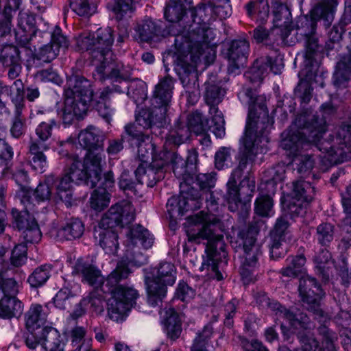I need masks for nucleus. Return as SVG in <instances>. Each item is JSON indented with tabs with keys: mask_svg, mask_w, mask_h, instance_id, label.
Returning a JSON list of instances; mask_svg holds the SVG:
<instances>
[{
	"mask_svg": "<svg viewBox=\"0 0 351 351\" xmlns=\"http://www.w3.org/2000/svg\"><path fill=\"white\" fill-rule=\"evenodd\" d=\"M161 23L152 18H145L136 23L134 27V38L140 42L148 43L155 37L163 36Z\"/></svg>",
	"mask_w": 351,
	"mask_h": 351,
	"instance_id": "28",
	"label": "nucleus"
},
{
	"mask_svg": "<svg viewBox=\"0 0 351 351\" xmlns=\"http://www.w3.org/2000/svg\"><path fill=\"white\" fill-rule=\"evenodd\" d=\"M71 9L77 15L88 18L96 12L97 6L90 0H70Z\"/></svg>",
	"mask_w": 351,
	"mask_h": 351,
	"instance_id": "47",
	"label": "nucleus"
},
{
	"mask_svg": "<svg viewBox=\"0 0 351 351\" xmlns=\"http://www.w3.org/2000/svg\"><path fill=\"white\" fill-rule=\"evenodd\" d=\"M135 208L128 200H123L112 205L101 219L97 226L109 228L131 223L135 219Z\"/></svg>",
	"mask_w": 351,
	"mask_h": 351,
	"instance_id": "17",
	"label": "nucleus"
},
{
	"mask_svg": "<svg viewBox=\"0 0 351 351\" xmlns=\"http://www.w3.org/2000/svg\"><path fill=\"white\" fill-rule=\"evenodd\" d=\"M23 311V305L16 296L3 297L0 300V318L19 317Z\"/></svg>",
	"mask_w": 351,
	"mask_h": 351,
	"instance_id": "39",
	"label": "nucleus"
},
{
	"mask_svg": "<svg viewBox=\"0 0 351 351\" xmlns=\"http://www.w3.org/2000/svg\"><path fill=\"white\" fill-rule=\"evenodd\" d=\"M183 3L180 0H171L165 9V17L171 23L169 27V33L173 35L175 38L184 29H188V25H184L185 8Z\"/></svg>",
	"mask_w": 351,
	"mask_h": 351,
	"instance_id": "22",
	"label": "nucleus"
},
{
	"mask_svg": "<svg viewBox=\"0 0 351 351\" xmlns=\"http://www.w3.org/2000/svg\"><path fill=\"white\" fill-rule=\"evenodd\" d=\"M151 109H142L136 116V124L143 128H162L167 123V104H152Z\"/></svg>",
	"mask_w": 351,
	"mask_h": 351,
	"instance_id": "21",
	"label": "nucleus"
},
{
	"mask_svg": "<svg viewBox=\"0 0 351 351\" xmlns=\"http://www.w3.org/2000/svg\"><path fill=\"white\" fill-rule=\"evenodd\" d=\"M110 199L109 192L95 189L91 195L90 206L93 209L100 211L108 206Z\"/></svg>",
	"mask_w": 351,
	"mask_h": 351,
	"instance_id": "54",
	"label": "nucleus"
},
{
	"mask_svg": "<svg viewBox=\"0 0 351 351\" xmlns=\"http://www.w3.org/2000/svg\"><path fill=\"white\" fill-rule=\"evenodd\" d=\"M245 8L247 16L260 24L265 23L269 18L267 0L250 1L245 5Z\"/></svg>",
	"mask_w": 351,
	"mask_h": 351,
	"instance_id": "37",
	"label": "nucleus"
},
{
	"mask_svg": "<svg viewBox=\"0 0 351 351\" xmlns=\"http://www.w3.org/2000/svg\"><path fill=\"white\" fill-rule=\"evenodd\" d=\"M112 29L107 27L99 29L95 33H83L77 38V45L81 50L90 51L91 62L96 68L99 80L110 79L112 85L127 83L132 75L130 66L121 62H115L112 58L111 47L114 42Z\"/></svg>",
	"mask_w": 351,
	"mask_h": 351,
	"instance_id": "6",
	"label": "nucleus"
},
{
	"mask_svg": "<svg viewBox=\"0 0 351 351\" xmlns=\"http://www.w3.org/2000/svg\"><path fill=\"white\" fill-rule=\"evenodd\" d=\"M250 44L245 39L232 40L229 45L227 52L228 59V73L237 74L241 67L246 62Z\"/></svg>",
	"mask_w": 351,
	"mask_h": 351,
	"instance_id": "23",
	"label": "nucleus"
},
{
	"mask_svg": "<svg viewBox=\"0 0 351 351\" xmlns=\"http://www.w3.org/2000/svg\"><path fill=\"white\" fill-rule=\"evenodd\" d=\"M234 152L230 147H222L215 153V163L218 169L227 167L232 162V154Z\"/></svg>",
	"mask_w": 351,
	"mask_h": 351,
	"instance_id": "61",
	"label": "nucleus"
},
{
	"mask_svg": "<svg viewBox=\"0 0 351 351\" xmlns=\"http://www.w3.org/2000/svg\"><path fill=\"white\" fill-rule=\"evenodd\" d=\"M121 136L122 141H128L132 147H134L135 144L149 136L145 135L136 123H128L125 125Z\"/></svg>",
	"mask_w": 351,
	"mask_h": 351,
	"instance_id": "50",
	"label": "nucleus"
},
{
	"mask_svg": "<svg viewBox=\"0 0 351 351\" xmlns=\"http://www.w3.org/2000/svg\"><path fill=\"white\" fill-rule=\"evenodd\" d=\"M12 147L3 139H0V167H3V173L10 170V163L13 158Z\"/></svg>",
	"mask_w": 351,
	"mask_h": 351,
	"instance_id": "59",
	"label": "nucleus"
},
{
	"mask_svg": "<svg viewBox=\"0 0 351 351\" xmlns=\"http://www.w3.org/2000/svg\"><path fill=\"white\" fill-rule=\"evenodd\" d=\"M341 23L346 27L345 29H343L342 26L338 27L335 25L329 33V38L332 42L339 41L341 38L343 32H348V25L345 24L343 19H342ZM348 35L349 36L348 34ZM348 39L349 43H350L349 38ZM347 47L348 49H349L348 46H347ZM348 51L349 54L343 58V59L337 63L336 71L333 75V83L337 88H345L348 81L351 77V60H346L350 58V56H351L350 50H348Z\"/></svg>",
	"mask_w": 351,
	"mask_h": 351,
	"instance_id": "20",
	"label": "nucleus"
},
{
	"mask_svg": "<svg viewBox=\"0 0 351 351\" xmlns=\"http://www.w3.org/2000/svg\"><path fill=\"white\" fill-rule=\"evenodd\" d=\"M56 125L54 119L49 122L42 121L36 128L37 138H31L28 146V158L32 167L38 172L43 173L47 167V157L44 152L49 149L46 143L52 135V129Z\"/></svg>",
	"mask_w": 351,
	"mask_h": 351,
	"instance_id": "13",
	"label": "nucleus"
},
{
	"mask_svg": "<svg viewBox=\"0 0 351 351\" xmlns=\"http://www.w3.org/2000/svg\"><path fill=\"white\" fill-rule=\"evenodd\" d=\"M217 195L213 191L207 193V213L201 211L188 217L189 221L197 226V229L188 230L187 237L188 240L192 242L207 241L205 247L206 257L204 258L200 269L210 270L214 273L213 278L221 280L223 275L219 271L218 265L226 259L227 253L222 234L223 226L218 214L220 206Z\"/></svg>",
	"mask_w": 351,
	"mask_h": 351,
	"instance_id": "3",
	"label": "nucleus"
},
{
	"mask_svg": "<svg viewBox=\"0 0 351 351\" xmlns=\"http://www.w3.org/2000/svg\"><path fill=\"white\" fill-rule=\"evenodd\" d=\"M210 3L213 8V19L218 17L223 19L230 16L232 9L230 0H219Z\"/></svg>",
	"mask_w": 351,
	"mask_h": 351,
	"instance_id": "62",
	"label": "nucleus"
},
{
	"mask_svg": "<svg viewBox=\"0 0 351 351\" xmlns=\"http://www.w3.org/2000/svg\"><path fill=\"white\" fill-rule=\"evenodd\" d=\"M10 171L13 179L21 187V190L17 193L21 204L25 205L27 208H32V203L30 202L32 191L26 188V184L29 180L27 172L22 166L15 167L14 169H10L5 174L8 173Z\"/></svg>",
	"mask_w": 351,
	"mask_h": 351,
	"instance_id": "33",
	"label": "nucleus"
},
{
	"mask_svg": "<svg viewBox=\"0 0 351 351\" xmlns=\"http://www.w3.org/2000/svg\"><path fill=\"white\" fill-rule=\"evenodd\" d=\"M32 208H27L25 205L24 211H19L14 208L12 210L14 225L20 230H23L28 226H30L33 222H36L34 217L29 214V210H33L34 203L32 202Z\"/></svg>",
	"mask_w": 351,
	"mask_h": 351,
	"instance_id": "45",
	"label": "nucleus"
},
{
	"mask_svg": "<svg viewBox=\"0 0 351 351\" xmlns=\"http://www.w3.org/2000/svg\"><path fill=\"white\" fill-rule=\"evenodd\" d=\"M104 138V133L99 128L90 125L80 132L78 134V143L86 150L85 154H90V152H93L95 154L97 152H101L104 156V162L106 158L103 149Z\"/></svg>",
	"mask_w": 351,
	"mask_h": 351,
	"instance_id": "24",
	"label": "nucleus"
},
{
	"mask_svg": "<svg viewBox=\"0 0 351 351\" xmlns=\"http://www.w3.org/2000/svg\"><path fill=\"white\" fill-rule=\"evenodd\" d=\"M228 191L226 195L227 202L229 205V209L231 211H235L238 209L239 204H241L239 189L237 186V181L234 176H231L227 183Z\"/></svg>",
	"mask_w": 351,
	"mask_h": 351,
	"instance_id": "51",
	"label": "nucleus"
},
{
	"mask_svg": "<svg viewBox=\"0 0 351 351\" xmlns=\"http://www.w3.org/2000/svg\"><path fill=\"white\" fill-rule=\"evenodd\" d=\"M260 223L251 224L248 228L246 237L243 239V261L240 269L243 278L250 279V276L258 265V260L262 256V245L254 237L260 230Z\"/></svg>",
	"mask_w": 351,
	"mask_h": 351,
	"instance_id": "15",
	"label": "nucleus"
},
{
	"mask_svg": "<svg viewBox=\"0 0 351 351\" xmlns=\"http://www.w3.org/2000/svg\"><path fill=\"white\" fill-rule=\"evenodd\" d=\"M336 109L332 104L326 102L320 107L322 117L306 110L295 119L293 125L280 146L286 150L287 155L293 157L298 165V171L305 174L313 167L315 160L309 154H302L300 149L309 146V143L324 154L320 156L322 169L347 161L351 158V121L343 122L338 128L335 138L321 140L326 131V117L335 113Z\"/></svg>",
	"mask_w": 351,
	"mask_h": 351,
	"instance_id": "1",
	"label": "nucleus"
},
{
	"mask_svg": "<svg viewBox=\"0 0 351 351\" xmlns=\"http://www.w3.org/2000/svg\"><path fill=\"white\" fill-rule=\"evenodd\" d=\"M205 86V100L210 106L209 112L213 116V121L215 123L211 130L216 137L222 138L225 135V121L222 113L219 111L216 105L221 101L225 90L212 82H206Z\"/></svg>",
	"mask_w": 351,
	"mask_h": 351,
	"instance_id": "18",
	"label": "nucleus"
},
{
	"mask_svg": "<svg viewBox=\"0 0 351 351\" xmlns=\"http://www.w3.org/2000/svg\"><path fill=\"white\" fill-rule=\"evenodd\" d=\"M52 267L51 265H43L34 269L28 278V282L32 287L43 285L51 276Z\"/></svg>",
	"mask_w": 351,
	"mask_h": 351,
	"instance_id": "48",
	"label": "nucleus"
},
{
	"mask_svg": "<svg viewBox=\"0 0 351 351\" xmlns=\"http://www.w3.org/2000/svg\"><path fill=\"white\" fill-rule=\"evenodd\" d=\"M173 85L174 80L169 75H167L164 78L161 79L155 87L154 98L152 99L153 104H162L169 105L172 97Z\"/></svg>",
	"mask_w": 351,
	"mask_h": 351,
	"instance_id": "35",
	"label": "nucleus"
},
{
	"mask_svg": "<svg viewBox=\"0 0 351 351\" xmlns=\"http://www.w3.org/2000/svg\"><path fill=\"white\" fill-rule=\"evenodd\" d=\"M169 165L178 179L185 181L189 178L186 161L176 152L164 150L154 158L148 167L145 163L140 164L134 172L136 178L139 184L145 182L148 186L153 187L164 178L163 170Z\"/></svg>",
	"mask_w": 351,
	"mask_h": 351,
	"instance_id": "9",
	"label": "nucleus"
},
{
	"mask_svg": "<svg viewBox=\"0 0 351 351\" xmlns=\"http://www.w3.org/2000/svg\"><path fill=\"white\" fill-rule=\"evenodd\" d=\"M1 60L3 66L8 69L9 78H16L21 72L22 66L18 49L14 46H6L1 51Z\"/></svg>",
	"mask_w": 351,
	"mask_h": 351,
	"instance_id": "29",
	"label": "nucleus"
},
{
	"mask_svg": "<svg viewBox=\"0 0 351 351\" xmlns=\"http://www.w3.org/2000/svg\"><path fill=\"white\" fill-rule=\"evenodd\" d=\"M147 300L155 306L161 302L167 294V286L176 282L175 266L169 262L160 263L158 267L144 269Z\"/></svg>",
	"mask_w": 351,
	"mask_h": 351,
	"instance_id": "11",
	"label": "nucleus"
},
{
	"mask_svg": "<svg viewBox=\"0 0 351 351\" xmlns=\"http://www.w3.org/2000/svg\"><path fill=\"white\" fill-rule=\"evenodd\" d=\"M0 291L3 297L16 296L19 292V284L13 278H9L7 273H5L0 276Z\"/></svg>",
	"mask_w": 351,
	"mask_h": 351,
	"instance_id": "58",
	"label": "nucleus"
},
{
	"mask_svg": "<svg viewBox=\"0 0 351 351\" xmlns=\"http://www.w3.org/2000/svg\"><path fill=\"white\" fill-rule=\"evenodd\" d=\"M273 23L275 27H284L287 28L291 21V12L284 4L277 3L273 11Z\"/></svg>",
	"mask_w": 351,
	"mask_h": 351,
	"instance_id": "49",
	"label": "nucleus"
},
{
	"mask_svg": "<svg viewBox=\"0 0 351 351\" xmlns=\"http://www.w3.org/2000/svg\"><path fill=\"white\" fill-rule=\"evenodd\" d=\"M68 160L70 167L67 174L75 183L85 182L90 186L96 185L104 162V156L101 152L85 154L83 162L76 156H69Z\"/></svg>",
	"mask_w": 351,
	"mask_h": 351,
	"instance_id": "12",
	"label": "nucleus"
},
{
	"mask_svg": "<svg viewBox=\"0 0 351 351\" xmlns=\"http://www.w3.org/2000/svg\"><path fill=\"white\" fill-rule=\"evenodd\" d=\"M49 314L48 305L32 304L25 313V325L29 331H34L44 326Z\"/></svg>",
	"mask_w": 351,
	"mask_h": 351,
	"instance_id": "30",
	"label": "nucleus"
},
{
	"mask_svg": "<svg viewBox=\"0 0 351 351\" xmlns=\"http://www.w3.org/2000/svg\"><path fill=\"white\" fill-rule=\"evenodd\" d=\"M269 68L274 74H278L280 72L282 65L280 64L276 66L271 63L270 58H261L254 62L253 66L246 73V77L253 83L261 82L265 75L267 73Z\"/></svg>",
	"mask_w": 351,
	"mask_h": 351,
	"instance_id": "31",
	"label": "nucleus"
},
{
	"mask_svg": "<svg viewBox=\"0 0 351 351\" xmlns=\"http://www.w3.org/2000/svg\"><path fill=\"white\" fill-rule=\"evenodd\" d=\"M68 41L62 35L59 27H56L51 34V43L39 48L36 54V58L45 62H49L58 55L61 48H66Z\"/></svg>",
	"mask_w": 351,
	"mask_h": 351,
	"instance_id": "25",
	"label": "nucleus"
},
{
	"mask_svg": "<svg viewBox=\"0 0 351 351\" xmlns=\"http://www.w3.org/2000/svg\"><path fill=\"white\" fill-rule=\"evenodd\" d=\"M212 125H208V121L204 119L202 114L199 112H195L190 114L188 117V123L186 128L189 129V133L193 132L196 134H201L207 131H210L214 126V122L211 120Z\"/></svg>",
	"mask_w": 351,
	"mask_h": 351,
	"instance_id": "44",
	"label": "nucleus"
},
{
	"mask_svg": "<svg viewBox=\"0 0 351 351\" xmlns=\"http://www.w3.org/2000/svg\"><path fill=\"white\" fill-rule=\"evenodd\" d=\"M265 300L268 307L274 311L279 317L287 319L293 328L300 329L297 332L296 336L302 351H337L334 344L337 339V335L326 325H322L318 328L319 334L323 339L324 348H322L314 335L311 332L315 326L305 313L299 310L296 311L288 310L279 302L270 301L269 298H265ZM295 351L298 350H295Z\"/></svg>",
	"mask_w": 351,
	"mask_h": 351,
	"instance_id": "7",
	"label": "nucleus"
},
{
	"mask_svg": "<svg viewBox=\"0 0 351 351\" xmlns=\"http://www.w3.org/2000/svg\"><path fill=\"white\" fill-rule=\"evenodd\" d=\"M288 165L285 163H279L272 168L266 171L265 182L268 184H276L278 182L282 181L285 177Z\"/></svg>",
	"mask_w": 351,
	"mask_h": 351,
	"instance_id": "56",
	"label": "nucleus"
},
{
	"mask_svg": "<svg viewBox=\"0 0 351 351\" xmlns=\"http://www.w3.org/2000/svg\"><path fill=\"white\" fill-rule=\"evenodd\" d=\"M42 347L45 351H64L65 341L56 329L45 326L42 329Z\"/></svg>",
	"mask_w": 351,
	"mask_h": 351,
	"instance_id": "34",
	"label": "nucleus"
},
{
	"mask_svg": "<svg viewBox=\"0 0 351 351\" xmlns=\"http://www.w3.org/2000/svg\"><path fill=\"white\" fill-rule=\"evenodd\" d=\"M134 147H137L138 156L143 162H145V160L150 156L152 157V160H154V158L159 155V154L156 153V147L152 143V140L149 136L145 137L143 141L135 144Z\"/></svg>",
	"mask_w": 351,
	"mask_h": 351,
	"instance_id": "53",
	"label": "nucleus"
},
{
	"mask_svg": "<svg viewBox=\"0 0 351 351\" xmlns=\"http://www.w3.org/2000/svg\"><path fill=\"white\" fill-rule=\"evenodd\" d=\"M165 330L169 338L175 341L182 332V325L178 316L176 313L169 315L165 322Z\"/></svg>",
	"mask_w": 351,
	"mask_h": 351,
	"instance_id": "55",
	"label": "nucleus"
},
{
	"mask_svg": "<svg viewBox=\"0 0 351 351\" xmlns=\"http://www.w3.org/2000/svg\"><path fill=\"white\" fill-rule=\"evenodd\" d=\"M333 226L329 223H322L316 229L315 237L319 244L328 245L333 239Z\"/></svg>",
	"mask_w": 351,
	"mask_h": 351,
	"instance_id": "57",
	"label": "nucleus"
},
{
	"mask_svg": "<svg viewBox=\"0 0 351 351\" xmlns=\"http://www.w3.org/2000/svg\"><path fill=\"white\" fill-rule=\"evenodd\" d=\"M291 195L293 199L299 202V208L301 210L300 206L303 204H308L313 199L315 188L308 182L298 180L293 182Z\"/></svg>",
	"mask_w": 351,
	"mask_h": 351,
	"instance_id": "38",
	"label": "nucleus"
},
{
	"mask_svg": "<svg viewBox=\"0 0 351 351\" xmlns=\"http://www.w3.org/2000/svg\"><path fill=\"white\" fill-rule=\"evenodd\" d=\"M55 183L53 184L54 198L56 200L60 199L67 206L71 205L72 199L71 188L73 181L71 177L66 173L62 178L55 176Z\"/></svg>",
	"mask_w": 351,
	"mask_h": 351,
	"instance_id": "36",
	"label": "nucleus"
},
{
	"mask_svg": "<svg viewBox=\"0 0 351 351\" xmlns=\"http://www.w3.org/2000/svg\"><path fill=\"white\" fill-rule=\"evenodd\" d=\"M55 176H48L43 183H40L34 192L30 194L31 200L37 202L49 200L51 196L54 195L53 184L55 183Z\"/></svg>",
	"mask_w": 351,
	"mask_h": 351,
	"instance_id": "42",
	"label": "nucleus"
},
{
	"mask_svg": "<svg viewBox=\"0 0 351 351\" xmlns=\"http://www.w3.org/2000/svg\"><path fill=\"white\" fill-rule=\"evenodd\" d=\"M187 182L188 178L180 183L181 191L179 196H173L167 201V208L171 218H178L185 212L197 210L201 206L199 192L193 187H189Z\"/></svg>",
	"mask_w": 351,
	"mask_h": 351,
	"instance_id": "16",
	"label": "nucleus"
},
{
	"mask_svg": "<svg viewBox=\"0 0 351 351\" xmlns=\"http://www.w3.org/2000/svg\"><path fill=\"white\" fill-rule=\"evenodd\" d=\"M244 95L247 99L249 113L244 135L240 139L241 158L238 167L231 176L239 177L247 166L252 165L258 150L263 152L269 142L268 133L273 123L269 117L265 98L256 96L252 89H247Z\"/></svg>",
	"mask_w": 351,
	"mask_h": 351,
	"instance_id": "5",
	"label": "nucleus"
},
{
	"mask_svg": "<svg viewBox=\"0 0 351 351\" xmlns=\"http://www.w3.org/2000/svg\"><path fill=\"white\" fill-rule=\"evenodd\" d=\"M189 129L186 128L184 123L178 120L169 130L166 137V143L178 146L184 143L189 138Z\"/></svg>",
	"mask_w": 351,
	"mask_h": 351,
	"instance_id": "41",
	"label": "nucleus"
},
{
	"mask_svg": "<svg viewBox=\"0 0 351 351\" xmlns=\"http://www.w3.org/2000/svg\"><path fill=\"white\" fill-rule=\"evenodd\" d=\"M12 102L14 106V110L10 127V134L14 138H19L26 132V119L23 115V111L25 109V99L19 90H17L16 95L12 98Z\"/></svg>",
	"mask_w": 351,
	"mask_h": 351,
	"instance_id": "27",
	"label": "nucleus"
},
{
	"mask_svg": "<svg viewBox=\"0 0 351 351\" xmlns=\"http://www.w3.org/2000/svg\"><path fill=\"white\" fill-rule=\"evenodd\" d=\"M299 293L305 307L319 317L323 311L319 307V300L324 293L314 278L306 276L300 280Z\"/></svg>",
	"mask_w": 351,
	"mask_h": 351,
	"instance_id": "19",
	"label": "nucleus"
},
{
	"mask_svg": "<svg viewBox=\"0 0 351 351\" xmlns=\"http://www.w3.org/2000/svg\"><path fill=\"white\" fill-rule=\"evenodd\" d=\"M287 266L282 269L281 274L284 276L296 277L299 274L304 271L306 258L304 255H298L287 258Z\"/></svg>",
	"mask_w": 351,
	"mask_h": 351,
	"instance_id": "46",
	"label": "nucleus"
},
{
	"mask_svg": "<svg viewBox=\"0 0 351 351\" xmlns=\"http://www.w3.org/2000/svg\"><path fill=\"white\" fill-rule=\"evenodd\" d=\"M36 20L34 14L20 12L14 29L15 38L19 45L25 47L36 33Z\"/></svg>",
	"mask_w": 351,
	"mask_h": 351,
	"instance_id": "26",
	"label": "nucleus"
},
{
	"mask_svg": "<svg viewBox=\"0 0 351 351\" xmlns=\"http://www.w3.org/2000/svg\"><path fill=\"white\" fill-rule=\"evenodd\" d=\"M337 0H322L311 10V17L303 16L296 22V36L298 40L304 41L306 46V67L300 73V77L311 80L314 75L312 69L307 66L311 64L314 52L318 48L317 39L315 36L316 22L323 20L324 25L329 26L334 19Z\"/></svg>",
	"mask_w": 351,
	"mask_h": 351,
	"instance_id": "8",
	"label": "nucleus"
},
{
	"mask_svg": "<svg viewBox=\"0 0 351 351\" xmlns=\"http://www.w3.org/2000/svg\"><path fill=\"white\" fill-rule=\"evenodd\" d=\"M193 21L174 38V51L172 59L174 70L182 83L185 76L195 71L196 64L206 49L209 48L213 40V32L207 25L206 21L213 19V8L210 3L202 4L192 10Z\"/></svg>",
	"mask_w": 351,
	"mask_h": 351,
	"instance_id": "2",
	"label": "nucleus"
},
{
	"mask_svg": "<svg viewBox=\"0 0 351 351\" xmlns=\"http://www.w3.org/2000/svg\"><path fill=\"white\" fill-rule=\"evenodd\" d=\"M94 238L106 254H115L118 249L117 233L111 229L97 226L94 230Z\"/></svg>",
	"mask_w": 351,
	"mask_h": 351,
	"instance_id": "32",
	"label": "nucleus"
},
{
	"mask_svg": "<svg viewBox=\"0 0 351 351\" xmlns=\"http://www.w3.org/2000/svg\"><path fill=\"white\" fill-rule=\"evenodd\" d=\"M273 199L268 195H261L255 202V213L262 217H271L273 215Z\"/></svg>",
	"mask_w": 351,
	"mask_h": 351,
	"instance_id": "52",
	"label": "nucleus"
},
{
	"mask_svg": "<svg viewBox=\"0 0 351 351\" xmlns=\"http://www.w3.org/2000/svg\"><path fill=\"white\" fill-rule=\"evenodd\" d=\"M125 92L134 99L143 98L145 95L144 84L142 81L135 80L130 82V84H113L111 88L106 87L99 93L98 98L95 100V108L99 114L106 122H110L114 114V110L109 103L110 95L112 93H123Z\"/></svg>",
	"mask_w": 351,
	"mask_h": 351,
	"instance_id": "14",
	"label": "nucleus"
},
{
	"mask_svg": "<svg viewBox=\"0 0 351 351\" xmlns=\"http://www.w3.org/2000/svg\"><path fill=\"white\" fill-rule=\"evenodd\" d=\"M141 0H116L112 8L117 20H121L133 9V3Z\"/></svg>",
	"mask_w": 351,
	"mask_h": 351,
	"instance_id": "60",
	"label": "nucleus"
},
{
	"mask_svg": "<svg viewBox=\"0 0 351 351\" xmlns=\"http://www.w3.org/2000/svg\"><path fill=\"white\" fill-rule=\"evenodd\" d=\"M64 95V106L61 116L64 123L70 124L75 117H82L87 112L93 101V90L90 81L76 75L67 80Z\"/></svg>",
	"mask_w": 351,
	"mask_h": 351,
	"instance_id": "10",
	"label": "nucleus"
},
{
	"mask_svg": "<svg viewBox=\"0 0 351 351\" xmlns=\"http://www.w3.org/2000/svg\"><path fill=\"white\" fill-rule=\"evenodd\" d=\"M341 195L343 212L346 214L343 223L351 227V185L348 186Z\"/></svg>",
	"mask_w": 351,
	"mask_h": 351,
	"instance_id": "64",
	"label": "nucleus"
},
{
	"mask_svg": "<svg viewBox=\"0 0 351 351\" xmlns=\"http://www.w3.org/2000/svg\"><path fill=\"white\" fill-rule=\"evenodd\" d=\"M127 236L132 243L136 244L139 241L145 249L150 248L154 241L153 235L148 230L141 225L130 228L127 233Z\"/></svg>",
	"mask_w": 351,
	"mask_h": 351,
	"instance_id": "40",
	"label": "nucleus"
},
{
	"mask_svg": "<svg viewBox=\"0 0 351 351\" xmlns=\"http://www.w3.org/2000/svg\"><path fill=\"white\" fill-rule=\"evenodd\" d=\"M84 226L78 219H71L59 229L58 236L60 239L72 240L80 238L84 233Z\"/></svg>",
	"mask_w": 351,
	"mask_h": 351,
	"instance_id": "43",
	"label": "nucleus"
},
{
	"mask_svg": "<svg viewBox=\"0 0 351 351\" xmlns=\"http://www.w3.org/2000/svg\"><path fill=\"white\" fill-rule=\"evenodd\" d=\"M73 273L79 276L82 282L110 294L107 300V309L110 318L114 321L123 320L138 296L136 290L120 284L129 275V270L123 262L118 263L116 269L105 280L99 269L82 260L76 262Z\"/></svg>",
	"mask_w": 351,
	"mask_h": 351,
	"instance_id": "4",
	"label": "nucleus"
},
{
	"mask_svg": "<svg viewBox=\"0 0 351 351\" xmlns=\"http://www.w3.org/2000/svg\"><path fill=\"white\" fill-rule=\"evenodd\" d=\"M270 257L274 260L283 256L287 253V246L285 244V239L274 238L271 235V243L269 244Z\"/></svg>",
	"mask_w": 351,
	"mask_h": 351,
	"instance_id": "63",
	"label": "nucleus"
}]
</instances>
